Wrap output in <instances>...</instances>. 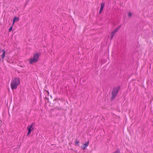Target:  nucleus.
Returning a JSON list of instances; mask_svg holds the SVG:
<instances>
[{
  "mask_svg": "<svg viewBox=\"0 0 153 153\" xmlns=\"http://www.w3.org/2000/svg\"><path fill=\"white\" fill-rule=\"evenodd\" d=\"M20 83L19 78V77H15L13 79L11 83V87L12 90L16 89L17 86Z\"/></svg>",
  "mask_w": 153,
  "mask_h": 153,
  "instance_id": "f257e3e1",
  "label": "nucleus"
},
{
  "mask_svg": "<svg viewBox=\"0 0 153 153\" xmlns=\"http://www.w3.org/2000/svg\"><path fill=\"white\" fill-rule=\"evenodd\" d=\"M40 56L39 54L37 53H35L34 54L33 57L31 58L29 60V63L32 64L33 63L36 62L38 60Z\"/></svg>",
  "mask_w": 153,
  "mask_h": 153,
  "instance_id": "f03ea898",
  "label": "nucleus"
},
{
  "mask_svg": "<svg viewBox=\"0 0 153 153\" xmlns=\"http://www.w3.org/2000/svg\"><path fill=\"white\" fill-rule=\"evenodd\" d=\"M119 89V88L118 87L114 88L113 89L111 97L112 100H114L115 99L118 92Z\"/></svg>",
  "mask_w": 153,
  "mask_h": 153,
  "instance_id": "7ed1b4c3",
  "label": "nucleus"
},
{
  "mask_svg": "<svg viewBox=\"0 0 153 153\" xmlns=\"http://www.w3.org/2000/svg\"><path fill=\"white\" fill-rule=\"evenodd\" d=\"M33 123H32L31 125H28L27 127V130L28 131V132L27 134V135H28L30 134L31 131L34 130V127H33Z\"/></svg>",
  "mask_w": 153,
  "mask_h": 153,
  "instance_id": "20e7f679",
  "label": "nucleus"
},
{
  "mask_svg": "<svg viewBox=\"0 0 153 153\" xmlns=\"http://www.w3.org/2000/svg\"><path fill=\"white\" fill-rule=\"evenodd\" d=\"M105 5V3L102 2L101 4V7L99 13H100L102 10Z\"/></svg>",
  "mask_w": 153,
  "mask_h": 153,
  "instance_id": "39448f33",
  "label": "nucleus"
},
{
  "mask_svg": "<svg viewBox=\"0 0 153 153\" xmlns=\"http://www.w3.org/2000/svg\"><path fill=\"white\" fill-rule=\"evenodd\" d=\"M89 142L88 141L87 142L84 144L83 146L82 147V148L83 149H85L87 146L89 145Z\"/></svg>",
  "mask_w": 153,
  "mask_h": 153,
  "instance_id": "423d86ee",
  "label": "nucleus"
},
{
  "mask_svg": "<svg viewBox=\"0 0 153 153\" xmlns=\"http://www.w3.org/2000/svg\"><path fill=\"white\" fill-rule=\"evenodd\" d=\"M19 17H17L16 16L14 17L13 19V25L14 24L15 22H16V21H18L19 20Z\"/></svg>",
  "mask_w": 153,
  "mask_h": 153,
  "instance_id": "0eeeda50",
  "label": "nucleus"
},
{
  "mask_svg": "<svg viewBox=\"0 0 153 153\" xmlns=\"http://www.w3.org/2000/svg\"><path fill=\"white\" fill-rule=\"evenodd\" d=\"M2 51L3 52V54L1 55V56L2 57V59L3 60L4 57L5 56V51L4 50H2Z\"/></svg>",
  "mask_w": 153,
  "mask_h": 153,
  "instance_id": "6e6552de",
  "label": "nucleus"
},
{
  "mask_svg": "<svg viewBox=\"0 0 153 153\" xmlns=\"http://www.w3.org/2000/svg\"><path fill=\"white\" fill-rule=\"evenodd\" d=\"M115 33L114 32L112 31L111 33V39H113V37L115 34Z\"/></svg>",
  "mask_w": 153,
  "mask_h": 153,
  "instance_id": "1a4fd4ad",
  "label": "nucleus"
},
{
  "mask_svg": "<svg viewBox=\"0 0 153 153\" xmlns=\"http://www.w3.org/2000/svg\"><path fill=\"white\" fill-rule=\"evenodd\" d=\"M113 153H120V150L119 149H117Z\"/></svg>",
  "mask_w": 153,
  "mask_h": 153,
  "instance_id": "9d476101",
  "label": "nucleus"
},
{
  "mask_svg": "<svg viewBox=\"0 0 153 153\" xmlns=\"http://www.w3.org/2000/svg\"><path fill=\"white\" fill-rule=\"evenodd\" d=\"M118 30H119L117 28H116L113 32H114V33H115L116 32H117Z\"/></svg>",
  "mask_w": 153,
  "mask_h": 153,
  "instance_id": "9b49d317",
  "label": "nucleus"
},
{
  "mask_svg": "<svg viewBox=\"0 0 153 153\" xmlns=\"http://www.w3.org/2000/svg\"><path fill=\"white\" fill-rule=\"evenodd\" d=\"M13 24L9 28V30H8V31L9 32H10L11 31V30H12V27H13Z\"/></svg>",
  "mask_w": 153,
  "mask_h": 153,
  "instance_id": "f8f14e48",
  "label": "nucleus"
},
{
  "mask_svg": "<svg viewBox=\"0 0 153 153\" xmlns=\"http://www.w3.org/2000/svg\"><path fill=\"white\" fill-rule=\"evenodd\" d=\"M55 108L57 110H61V108L56 107Z\"/></svg>",
  "mask_w": 153,
  "mask_h": 153,
  "instance_id": "ddd939ff",
  "label": "nucleus"
},
{
  "mask_svg": "<svg viewBox=\"0 0 153 153\" xmlns=\"http://www.w3.org/2000/svg\"><path fill=\"white\" fill-rule=\"evenodd\" d=\"M79 143V142L78 141H76L75 142V145H78Z\"/></svg>",
  "mask_w": 153,
  "mask_h": 153,
  "instance_id": "4468645a",
  "label": "nucleus"
},
{
  "mask_svg": "<svg viewBox=\"0 0 153 153\" xmlns=\"http://www.w3.org/2000/svg\"><path fill=\"white\" fill-rule=\"evenodd\" d=\"M121 27V25H119L117 27V28L119 30L120 28Z\"/></svg>",
  "mask_w": 153,
  "mask_h": 153,
  "instance_id": "2eb2a0df",
  "label": "nucleus"
},
{
  "mask_svg": "<svg viewBox=\"0 0 153 153\" xmlns=\"http://www.w3.org/2000/svg\"><path fill=\"white\" fill-rule=\"evenodd\" d=\"M132 15V14L131 13H129V14H128V16H131Z\"/></svg>",
  "mask_w": 153,
  "mask_h": 153,
  "instance_id": "dca6fc26",
  "label": "nucleus"
},
{
  "mask_svg": "<svg viewBox=\"0 0 153 153\" xmlns=\"http://www.w3.org/2000/svg\"><path fill=\"white\" fill-rule=\"evenodd\" d=\"M45 91L48 93V94H49V92L47 90H45Z\"/></svg>",
  "mask_w": 153,
  "mask_h": 153,
  "instance_id": "f3484780",
  "label": "nucleus"
},
{
  "mask_svg": "<svg viewBox=\"0 0 153 153\" xmlns=\"http://www.w3.org/2000/svg\"><path fill=\"white\" fill-rule=\"evenodd\" d=\"M1 50V49H0V51Z\"/></svg>",
  "mask_w": 153,
  "mask_h": 153,
  "instance_id": "a211bd4d",
  "label": "nucleus"
}]
</instances>
